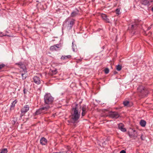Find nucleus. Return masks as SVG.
<instances>
[{
    "label": "nucleus",
    "mask_w": 153,
    "mask_h": 153,
    "mask_svg": "<svg viewBox=\"0 0 153 153\" xmlns=\"http://www.w3.org/2000/svg\"><path fill=\"white\" fill-rule=\"evenodd\" d=\"M72 49H73V51H75V48L76 46L75 45V46H74V45L73 42H72Z\"/></svg>",
    "instance_id": "obj_30"
},
{
    "label": "nucleus",
    "mask_w": 153,
    "mask_h": 153,
    "mask_svg": "<svg viewBox=\"0 0 153 153\" xmlns=\"http://www.w3.org/2000/svg\"><path fill=\"white\" fill-rule=\"evenodd\" d=\"M75 20L70 17L67 18L63 22L64 26H67L68 28H71L75 23Z\"/></svg>",
    "instance_id": "obj_4"
},
{
    "label": "nucleus",
    "mask_w": 153,
    "mask_h": 153,
    "mask_svg": "<svg viewBox=\"0 0 153 153\" xmlns=\"http://www.w3.org/2000/svg\"><path fill=\"white\" fill-rule=\"evenodd\" d=\"M105 111H108V110L107 109L104 110L103 112H105Z\"/></svg>",
    "instance_id": "obj_38"
},
{
    "label": "nucleus",
    "mask_w": 153,
    "mask_h": 153,
    "mask_svg": "<svg viewBox=\"0 0 153 153\" xmlns=\"http://www.w3.org/2000/svg\"><path fill=\"white\" fill-rule=\"evenodd\" d=\"M34 82L37 84H39L41 83V81L40 78L37 76H35L33 78Z\"/></svg>",
    "instance_id": "obj_11"
},
{
    "label": "nucleus",
    "mask_w": 153,
    "mask_h": 153,
    "mask_svg": "<svg viewBox=\"0 0 153 153\" xmlns=\"http://www.w3.org/2000/svg\"><path fill=\"white\" fill-rule=\"evenodd\" d=\"M26 90L25 89H24L23 90V92H24V94H25L26 93Z\"/></svg>",
    "instance_id": "obj_34"
},
{
    "label": "nucleus",
    "mask_w": 153,
    "mask_h": 153,
    "mask_svg": "<svg viewBox=\"0 0 153 153\" xmlns=\"http://www.w3.org/2000/svg\"><path fill=\"white\" fill-rule=\"evenodd\" d=\"M146 124V121L145 120H141L140 122V125L143 127L145 126Z\"/></svg>",
    "instance_id": "obj_17"
},
{
    "label": "nucleus",
    "mask_w": 153,
    "mask_h": 153,
    "mask_svg": "<svg viewBox=\"0 0 153 153\" xmlns=\"http://www.w3.org/2000/svg\"><path fill=\"white\" fill-rule=\"evenodd\" d=\"M29 107L28 105H25L21 109V117H22L24 115V114L29 110Z\"/></svg>",
    "instance_id": "obj_7"
},
{
    "label": "nucleus",
    "mask_w": 153,
    "mask_h": 153,
    "mask_svg": "<svg viewBox=\"0 0 153 153\" xmlns=\"http://www.w3.org/2000/svg\"><path fill=\"white\" fill-rule=\"evenodd\" d=\"M136 137L138 139H139L140 138L142 140H144V137L143 136L141 133H140V134L138 136H136Z\"/></svg>",
    "instance_id": "obj_20"
},
{
    "label": "nucleus",
    "mask_w": 153,
    "mask_h": 153,
    "mask_svg": "<svg viewBox=\"0 0 153 153\" xmlns=\"http://www.w3.org/2000/svg\"><path fill=\"white\" fill-rule=\"evenodd\" d=\"M78 106V105H76L75 107L73 108L72 110L71 121L74 123L78 122V120L80 117V110H79Z\"/></svg>",
    "instance_id": "obj_1"
},
{
    "label": "nucleus",
    "mask_w": 153,
    "mask_h": 153,
    "mask_svg": "<svg viewBox=\"0 0 153 153\" xmlns=\"http://www.w3.org/2000/svg\"><path fill=\"white\" fill-rule=\"evenodd\" d=\"M120 8H117L116 10V14L119 15L121 13L120 12Z\"/></svg>",
    "instance_id": "obj_25"
},
{
    "label": "nucleus",
    "mask_w": 153,
    "mask_h": 153,
    "mask_svg": "<svg viewBox=\"0 0 153 153\" xmlns=\"http://www.w3.org/2000/svg\"><path fill=\"white\" fill-rule=\"evenodd\" d=\"M59 44H57L51 46L50 48V49L53 51H57L59 50L58 49L59 48Z\"/></svg>",
    "instance_id": "obj_13"
},
{
    "label": "nucleus",
    "mask_w": 153,
    "mask_h": 153,
    "mask_svg": "<svg viewBox=\"0 0 153 153\" xmlns=\"http://www.w3.org/2000/svg\"><path fill=\"white\" fill-rule=\"evenodd\" d=\"M5 65L4 64H0V69H1L2 68L4 67Z\"/></svg>",
    "instance_id": "obj_31"
},
{
    "label": "nucleus",
    "mask_w": 153,
    "mask_h": 153,
    "mask_svg": "<svg viewBox=\"0 0 153 153\" xmlns=\"http://www.w3.org/2000/svg\"><path fill=\"white\" fill-rule=\"evenodd\" d=\"M118 127L123 132H125L126 131V128H124V125L122 123H119L118 125Z\"/></svg>",
    "instance_id": "obj_12"
},
{
    "label": "nucleus",
    "mask_w": 153,
    "mask_h": 153,
    "mask_svg": "<svg viewBox=\"0 0 153 153\" xmlns=\"http://www.w3.org/2000/svg\"><path fill=\"white\" fill-rule=\"evenodd\" d=\"M106 117H109L113 119H117L120 117V115L118 112L115 111L109 112L108 115L105 116Z\"/></svg>",
    "instance_id": "obj_5"
},
{
    "label": "nucleus",
    "mask_w": 153,
    "mask_h": 153,
    "mask_svg": "<svg viewBox=\"0 0 153 153\" xmlns=\"http://www.w3.org/2000/svg\"><path fill=\"white\" fill-rule=\"evenodd\" d=\"M6 32L7 33H9L8 31H6Z\"/></svg>",
    "instance_id": "obj_39"
},
{
    "label": "nucleus",
    "mask_w": 153,
    "mask_h": 153,
    "mask_svg": "<svg viewBox=\"0 0 153 153\" xmlns=\"http://www.w3.org/2000/svg\"><path fill=\"white\" fill-rule=\"evenodd\" d=\"M71 56L70 55L67 56H62L61 57V59H69L71 58Z\"/></svg>",
    "instance_id": "obj_19"
},
{
    "label": "nucleus",
    "mask_w": 153,
    "mask_h": 153,
    "mask_svg": "<svg viewBox=\"0 0 153 153\" xmlns=\"http://www.w3.org/2000/svg\"><path fill=\"white\" fill-rule=\"evenodd\" d=\"M123 104L124 106H127V107H130V105L129 104V102L128 101H125L123 102Z\"/></svg>",
    "instance_id": "obj_18"
},
{
    "label": "nucleus",
    "mask_w": 153,
    "mask_h": 153,
    "mask_svg": "<svg viewBox=\"0 0 153 153\" xmlns=\"http://www.w3.org/2000/svg\"><path fill=\"white\" fill-rule=\"evenodd\" d=\"M88 106L85 105H83L82 106V116L83 117L85 115L87 112L88 111Z\"/></svg>",
    "instance_id": "obj_8"
},
{
    "label": "nucleus",
    "mask_w": 153,
    "mask_h": 153,
    "mask_svg": "<svg viewBox=\"0 0 153 153\" xmlns=\"http://www.w3.org/2000/svg\"><path fill=\"white\" fill-rule=\"evenodd\" d=\"M134 25H135V23H134Z\"/></svg>",
    "instance_id": "obj_42"
},
{
    "label": "nucleus",
    "mask_w": 153,
    "mask_h": 153,
    "mask_svg": "<svg viewBox=\"0 0 153 153\" xmlns=\"http://www.w3.org/2000/svg\"><path fill=\"white\" fill-rule=\"evenodd\" d=\"M131 26H132V27H133V25H131Z\"/></svg>",
    "instance_id": "obj_41"
},
{
    "label": "nucleus",
    "mask_w": 153,
    "mask_h": 153,
    "mask_svg": "<svg viewBox=\"0 0 153 153\" xmlns=\"http://www.w3.org/2000/svg\"><path fill=\"white\" fill-rule=\"evenodd\" d=\"M137 91L140 93V95L142 97H144L147 96L149 92L148 90L143 86H139L137 88Z\"/></svg>",
    "instance_id": "obj_3"
},
{
    "label": "nucleus",
    "mask_w": 153,
    "mask_h": 153,
    "mask_svg": "<svg viewBox=\"0 0 153 153\" xmlns=\"http://www.w3.org/2000/svg\"><path fill=\"white\" fill-rule=\"evenodd\" d=\"M82 60V59H76V62L77 63H78L79 62L81 61Z\"/></svg>",
    "instance_id": "obj_32"
},
{
    "label": "nucleus",
    "mask_w": 153,
    "mask_h": 153,
    "mask_svg": "<svg viewBox=\"0 0 153 153\" xmlns=\"http://www.w3.org/2000/svg\"><path fill=\"white\" fill-rule=\"evenodd\" d=\"M122 69V66L120 65H118L116 66V69L118 71H120Z\"/></svg>",
    "instance_id": "obj_26"
},
{
    "label": "nucleus",
    "mask_w": 153,
    "mask_h": 153,
    "mask_svg": "<svg viewBox=\"0 0 153 153\" xmlns=\"http://www.w3.org/2000/svg\"><path fill=\"white\" fill-rule=\"evenodd\" d=\"M140 133L141 132L140 131H136L134 130V137H136V136H138Z\"/></svg>",
    "instance_id": "obj_24"
},
{
    "label": "nucleus",
    "mask_w": 153,
    "mask_h": 153,
    "mask_svg": "<svg viewBox=\"0 0 153 153\" xmlns=\"http://www.w3.org/2000/svg\"><path fill=\"white\" fill-rule=\"evenodd\" d=\"M57 69H55L53 70H51L49 73V74L51 75L56 74L57 73Z\"/></svg>",
    "instance_id": "obj_16"
},
{
    "label": "nucleus",
    "mask_w": 153,
    "mask_h": 153,
    "mask_svg": "<svg viewBox=\"0 0 153 153\" xmlns=\"http://www.w3.org/2000/svg\"><path fill=\"white\" fill-rule=\"evenodd\" d=\"M45 104L44 105L48 109L52 107V105L54 101V98L50 94H47L44 97Z\"/></svg>",
    "instance_id": "obj_2"
},
{
    "label": "nucleus",
    "mask_w": 153,
    "mask_h": 153,
    "mask_svg": "<svg viewBox=\"0 0 153 153\" xmlns=\"http://www.w3.org/2000/svg\"><path fill=\"white\" fill-rule=\"evenodd\" d=\"M16 64L18 65L20 68L22 69L24 72H27L26 71V68L25 65L23 64L22 62H19L16 63Z\"/></svg>",
    "instance_id": "obj_10"
},
{
    "label": "nucleus",
    "mask_w": 153,
    "mask_h": 153,
    "mask_svg": "<svg viewBox=\"0 0 153 153\" xmlns=\"http://www.w3.org/2000/svg\"><path fill=\"white\" fill-rule=\"evenodd\" d=\"M141 3L145 5H149L151 2H153V0H140Z\"/></svg>",
    "instance_id": "obj_9"
},
{
    "label": "nucleus",
    "mask_w": 153,
    "mask_h": 153,
    "mask_svg": "<svg viewBox=\"0 0 153 153\" xmlns=\"http://www.w3.org/2000/svg\"><path fill=\"white\" fill-rule=\"evenodd\" d=\"M49 109L44 105L41 108L37 110L35 112V115H38L41 113H44L45 112L47 111Z\"/></svg>",
    "instance_id": "obj_6"
},
{
    "label": "nucleus",
    "mask_w": 153,
    "mask_h": 153,
    "mask_svg": "<svg viewBox=\"0 0 153 153\" xmlns=\"http://www.w3.org/2000/svg\"><path fill=\"white\" fill-rule=\"evenodd\" d=\"M7 149H4L2 150L0 153H7Z\"/></svg>",
    "instance_id": "obj_27"
},
{
    "label": "nucleus",
    "mask_w": 153,
    "mask_h": 153,
    "mask_svg": "<svg viewBox=\"0 0 153 153\" xmlns=\"http://www.w3.org/2000/svg\"><path fill=\"white\" fill-rule=\"evenodd\" d=\"M78 12L74 11L72 12L71 14V16L72 17H74L78 14Z\"/></svg>",
    "instance_id": "obj_22"
},
{
    "label": "nucleus",
    "mask_w": 153,
    "mask_h": 153,
    "mask_svg": "<svg viewBox=\"0 0 153 153\" xmlns=\"http://www.w3.org/2000/svg\"><path fill=\"white\" fill-rule=\"evenodd\" d=\"M2 35L4 36H10V35H7L6 34H3Z\"/></svg>",
    "instance_id": "obj_35"
},
{
    "label": "nucleus",
    "mask_w": 153,
    "mask_h": 153,
    "mask_svg": "<svg viewBox=\"0 0 153 153\" xmlns=\"http://www.w3.org/2000/svg\"><path fill=\"white\" fill-rule=\"evenodd\" d=\"M117 72L116 71H114V74H117Z\"/></svg>",
    "instance_id": "obj_36"
},
{
    "label": "nucleus",
    "mask_w": 153,
    "mask_h": 153,
    "mask_svg": "<svg viewBox=\"0 0 153 153\" xmlns=\"http://www.w3.org/2000/svg\"><path fill=\"white\" fill-rule=\"evenodd\" d=\"M101 16L102 19L106 22H110L109 19L107 18L106 15L104 14H102L101 15Z\"/></svg>",
    "instance_id": "obj_14"
},
{
    "label": "nucleus",
    "mask_w": 153,
    "mask_h": 153,
    "mask_svg": "<svg viewBox=\"0 0 153 153\" xmlns=\"http://www.w3.org/2000/svg\"><path fill=\"white\" fill-rule=\"evenodd\" d=\"M13 109H14V108H11V107L10 108V110H12Z\"/></svg>",
    "instance_id": "obj_37"
},
{
    "label": "nucleus",
    "mask_w": 153,
    "mask_h": 153,
    "mask_svg": "<svg viewBox=\"0 0 153 153\" xmlns=\"http://www.w3.org/2000/svg\"><path fill=\"white\" fill-rule=\"evenodd\" d=\"M126 152L124 150H122L120 152V153H126Z\"/></svg>",
    "instance_id": "obj_33"
},
{
    "label": "nucleus",
    "mask_w": 153,
    "mask_h": 153,
    "mask_svg": "<svg viewBox=\"0 0 153 153\" xmlns=\"http://www.w3.org/2000/svg\"><path fill=\"white\" fill-rule=\"evenodd\" d=\"M17 119L16 117H13V120L11 121L12 123V124H15L16 122L17 121Z\"/></svg>",
    "instance_id": "obj_23"
},
{
    "label": "nucleus",
    "mask_w": 153,
    "mask_h": 153,
    "mask_svg": "<svg viewBox=\"0 0 153 153\" xmlns=\"http://www.w3.org/2000/svg\"><path fill=\"white\" fill-rule=\"evenodd\" d=\"M47 142V140L44 137L42 138L40 140V143L42 145H45Z\"/></svg>",
    "instance_id": "obj_15"
},
{
    "label": "nucleus",
    "mask_w": 153,
    "mask_h": 153,
    "mask_svg": "<svg viewBox=\"0 0 153 153\" xmlns=\"http://www.w3.org/2000/svg\"><path fill=\"white\" fill-rule=\"evenodd\" d=\"M26 73V72H24V73H22V79L23 80L25 79L27 76V74Z\"/></svg>",
    "instance_id": "obj_21"
},
{
    "label": "nucleus",
    "mask_w": 153,
    "mask_h": 153,
    "mask_svg": "<svg viewBox=\"0 0 153 153\" xmlns=\"http://www.w3.org/2000/svg\"><path fill=\"white\" fill-rule=\"evenodd\" d=\"M16 102L15 100L13 101L11 103V108H14L15 106V104L16 103Z\"/></svg>",
    "instance_id": "obj_28"
},
{
    "label": "nucleus",
    "mask_w": 153,
    "mask_h": 153,
    "mask_svg": "<svg viewBox=\"0 0 153 153\" xmlns=\"http://www.w3.org/2000/svg\"><path fill=\"white\" fill-rule=\"evenodd\" d=\"M104 71L105 74H108L109 72V69L108 68H105L104 70Z\"/></svg>",
    "instance_id": "obj_29"
},
{
    "label": "nucleus",
    "mask_w": 153,
    "mask_h": 153,
    "mask_svg": "<svg viewBox=\"0 0 153 153\" xmlns=\"http://www.w3.org/2000/svg\"><path fill=\"white\" fill-rule=\"evenodd\" d=\"M152 11H153V7H152Z\"/></svg>",
    "instance_id": "obj_40"
}]
</instances>
